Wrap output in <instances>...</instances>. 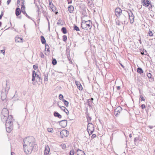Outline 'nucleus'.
<instances>
[{
  "label": "nucleus",
  "instance_id": "29",
  "mask_svg": "<svg viewBox=\"0 0 155 155\" xmlns=\"http://www.w3.org/2000/svg\"><path fill=\"white\" fill-rule=\"evenodd\" d=\"M122 20L121 21V22L122 24L125 23V20L126 19V17L124 15H123L122 17Z\"/></svg>",
  "mask_w": 155,
  "mask_h": 155
},
{
  "label": "nucleus",
  "instance_id": "10",
  "mask_svg": "<svg viewBox=\"0 0 155 155\" xmlns=\"http://www.w3.org/2000/svg\"><path fill=\"white\" fill-rule=\"evenodd\" d=\"M50 149L48 146L45 147V150L44 154L45 155H47L49 153Z\"/></svg>",
  "mask_w": 155,
  "mask_h": 155
},
{
  "label": "nucleus",
  "instance_id": "20",
  "mask_svg": "<svg viewBox=\"0 0 155 155\" xmlns=\"http://www.w3.org/2000/svg\"><path fill=\"white\" fill-rule=\"evenodd\" d=\"M122 108L120 107H118L117 108L115 109V111L117 112L120 113V111H121Z\"/></svg>",
  "mask_w": 155,
  "mask_h": 155
},
{
  "label": "nucleus",
  "instance_id": "40",
  "mask_svg": "<svg viewBox=\"0 0 155 155\" xmlns=\"http://www.w3.org/2000/svg\"><path fill=\"white\" fill-rule=\"evenodd\" d=\"M40 55L41 58H44V55L42 52H41L40 54Z\"/></svg>",
  "mask_w": 155,
  "mask_h": 155
},
{
  "label": "nucleus",
  "instance_id": "6",
  "mask_svg": "<svg viewBox=\"0 0 155 155\" xmlns=\"http://www.w3.org/2000/svg\"><path fill=\"white\" fill-rule=\"evenodd\" d=\"M152 5L150 0H146V9L148 8L149 11L152 10Z\"/></svg>",
  "mask_w": 155,
  "mask_h": 155
},
{
  "label": "nucleus",
  "instance_id": "2",
  "mask_svg": "<svg viewBox=\"0 0 155 155\" xmlns=\"http://www.w3.org/2000/svg\"><path fill=\"white\" fill-rule=\"evenodd\" d=\"M23 144L25 153L27 154L31 153L35 144V139L32 136L26 137L24 139Z\"/></svg>",
  "mask_w": 155,
  "mask_h": 155
},
{
  "label": "nucleus",
  "instance_id": "49",
  "mask_svg": "<svg viewBox=\"0 0 155 155\" xmlns=\"http://www.w3.org/2000/svg\"><path fill=\"white\" fill-rule=\"evenodd\" d=\"M67 115H68L69 114V111L68 109H66V110L64 111Z\"/></svg>",
  "mask_w": 155,
  "mask_h": 155
},
{
  "label": "nucleus",
  "instance_id": "9",
  "mask_svg": "<svg viewBox=\"0 0 155 155\" xmlns=\"http://www.w3.org/2000/svg\"><path fill=\"white\" fill-rule=\"evenodd\" d=\"M67 121L65 120H63L60 122V124L62 127H64L67 125Z\"/></svg>",
  "mask_w": 155,
  "mask_h": 155
},
{
  "label": "nucleus",
  "instance_id": "37",
  "mask_svg": "<svg viewBox=\"0 0 155 155\" xmlns=\"http://www.w3.org/2000/svg\"><path fill=\"white\" fill-rule=\"evenodd\" d=\"M153 35V33L152 32V31H150L148 33V35H149V36H152Z\"/></svg>",
  "mask_w": 155,
  "mask_h": 155
},
{
  "label": "nucleus",
  "instance_id": "55",
  "mask_svg": "<svg viewBox=\"0 0 155 155\" xmlns=\"http://www.w3.org/2000/svg\"><path fill=\"white\" fill-rule=\"evenodd\" d=\"M21 3L22 5H24L25 4L24 2H21Z\"/></svg>",
  "mask_w": 155,
  "mask_h": 155
},
{
  "label": "nucleus",
  "instance_id": "45",
  "mask_svg": "<svg viewBox=\"0 0 155 155\" xmlns=\"http://www.w3.org/2000/svg\"><path fill=\"white\" fill-rule=\"evenodd\" d=\"M87 119L88 121H90L91 120V118L89 116H88L87 117Z\"/></svg>",
  "mask_w": 155,
  "mask_h": 155
},
{
  "label": "nucleus",
  "instance_id": "33",
  "mask_svg": "<svg viewBox=\"0 0 155 155\" xmlns=\"http://www.w3.org/2000/svg\"><path fill=\"white\" fill-rule=\"evenodd\" d=\"M74 149L71 150L69 152V155H74Z\"/></svg>",
  "mask_w": 155,
  "mask_h": 155
},
{
  "label": "nucleus",
  "instance_id": "44",
  "mask_svg": "<svg viewBox=\"0 0 155 155\" xmlns=\"http://www.w3.org/2000/svg\"><path fill=\"white\" fill-rule=\"evenodd\" d=\"M142 2L143 5L145 6V0H142Z\"/></svg>",
  "mask_w": 155,
  "mask_h": 155
},
{
  "label": "nucleus",
  "instance_id": "28",
  "mask_svg": "<svg viewBox=\"0 0 155 155\" xmlns=\"http://www.w3.org/2000/svg\"><path fill=\"white\" fill-rule=\"evenodd\" d=\"M60 146L63 149H65L66 148V146L65 144L64 143L61 144Z\"/></svg>",
  "mask_w": 155,
  "mask_h": 155
},
{
  "label": "nucleus",
  "instance_id": "54",
  "mask_svg": "<svg viewBox=\"0 0 155 155\" xmlns=\"http://www.w3.org/2000/svg\"><path fill=\"white\" fill-rule=\"evenodd\" d=\"M120 89V86H118L117 87V90H119Z\"/></svg>",
  "mask_w": 155,
  "mask_h": 155
},
{
  "label": "nucleus",
  "instance_id": "19",
  "mask_svg": "<svg viewBox=\"0 0 155 155\" xmlns=\"http://www.w3.org/2000/svg\"><path fill=\"white\" fill-rule=\"evenodd\" d=\"M44 80L45 81H48V74L47 73L45 74H44Z\"/></svg>",
  "mask_w": 155,
  "mask_h": 155
},
{
  "label": "nucleus",
  "instance_id": "60",
  "mask_svg": "<svg viewBox=\"0 0 155 155\" xmlns=\"http://www.w3.org/2000/svg\"><path fill=\"white\" fill-rule=\"evenodd\" d=\"M91 100L93 101V100L94 99L93 98H91Z\"/></svg>",
  "mask_w": 155,
  "mask_h": 155
},
{
  "label": "nucleus",
  "instance_id": "47",
  "mask_svg": "<svg viewBox=\"0 0 155 155\" xmlns=\"http://www.w3.org/2000/svg\"><path fill=\"white\" fill-rule=\"evenodd\" d=\"M4 15L3 12H2L0 15V19H1Z\"/></svg>",
  "mask_w": 155,
  "mask_h": 155
},
{
  "label": "nucleus",
  "instance_id": "48",
  "mask_svg": "<svg viewBox=\"0 0 155 155\" xmlns=\"http://www.w3.org/2000/svg\"><path fill=\"white\" fill-rule=\"evenodd\" d=\"M96 137V135L95 134H93L92 135V136L91 137L92 138H94Z\"/></svg>",
  "mask_w": 155,
  "mask_h": 155
},
{
  "label": "nucleus",
  "instance_id": "11",
  "mask_svg": "<svg viewBox=\"0 0 155 155\" xmlns=\"http://www.w3.org/2000/svg\"><path fill=\"white\" fill-rule=\"evenodd\" d=\"M77 155H85L84 152L80 149H78L77 151Z\"/></svg>",
  "mask_w": 155,
  "mask_h": 155
},
{
  "label": "nucleus",
  "instance_id": "1",
  "mask_svg": "<svg viewBox=\"0 0 155 155\" xmlns=\"http://www.w3.org/2000/svg\"><path fill=\"white\" fill-rule=\"evenodd\" d=\"M8 111L7 109L4 108L2 110L1 115L2 120L5 122V127L6 131L10 133L13 129V119L11 115L8 116Z\"/></svg>",
  "mask_w": 155,
  "mask_h": 155
},
{
  "label": "nucleus",
  "instance_id": "50",
  "mask_svg": "<svg viewBox=\"0 0 155 155\" xmlns=\"http://www.w3.org/2000/svg\"><path fill=\"white\" fill-rule=\"evenodd\" d=\"M11 0H8L7 1V4L8 5L11 2Z\"/></svg>",
  "mask_w": 155,
  "mask_h": 155
},
{
  "label": "nucleus",
  "instance_id": "14",
  "mask_svg": "<svg viewBox=\"0 0 155 155\" xmlns=\"http://www.w3.org/2000/svg\"><path fill=\"white\" fill-rule=\"evenodd\" d=\"M75 83L76 85L77 86L78 89L80 90H81L82 89V87L80 83L76 81Z\"/></svg>",
  "mask_w": 155,
  "mask_h": 155
},
{
  "label": "nucleus",
  "instance_id": "25",
  "mask_svg": "<svg viewBox=\"0 0 155 155\" xmlns=\"http://www.w3.org/2000/svg\"><path fill=\"white\" fill-rule=\"evenodd\" d=\"M22 12L23 14L25 15L28 18L32 19L26 13L25 11H22Z\"/></svg>",
  "mask_w": 155,
  "mask_h": 155
},
{
  "label": "nucleus",
  "instance_id": "34",
  "mask_svg": "<svg viewBox=\"0 0 155 155\" xmlns=\"http://www.w3.org/2000/svg\"><path fill=\"white\" fill-rule=\"evenodd\" d=\"M47 49V50L49 52L50 51V50H49V46L47 45L46 44L45 45V50H46V49Z\"/></svg>",
  "mask_w": 155,
  "mask_h": 155
},
{
  "label": "nucleus",
  "instance_id": "46",
  "mask_svg": "<svg viewBox=\"0 0 155 155\" xmlns=\"http://www.w3.org/2000/svg\"><path fill=\"white\" fill-rule=\"evenodd\" d=\"M141 107L142 109H143L145 107V105L144 104H142L141 105Z\"/></svg>",
  "mask_w": 155,
  "mask_h": 155
},
{
  "label": "nucleus",
  "instance_id": "22",
  "mask_svg": "<svg viewBox=\"0 0 155 155\" xmlns=\"http://www.w3.org/2000/svg\"><path fill=\"white\" fill-rule=\"evenodd\" d=\"M61 31L64 34H66L67 33V30L66 28L65 27H63L61 28Z\"/></svg>",
  "mask_w": 155,
  "mask_h": 155
},
{
  "label": "nucleus",
  "instance_id": "30",
  "mask_svg": "<svg viewBox=\"0 0 155 155\" xmlns=\"http://www.w3.org/2000/svg\"><path fill=\"white\" fill-rule=\"evenodd\" d=\"M127 13L129 15V17L134 16L133 13L130 10L129 11L127 12Z\"/></svg>",
  "mask_w": 155,
  "mask_h": 155
},
{
  "label": "nucleus",
  "instance_id": "51",
  "mask_svg": "<svg viewBox=\"0 0 155 155\" xmlns=\"http://www.w3.org/2000/svg\"><path fill=\"white\" fill-rule=\"evenodd\" d=\"M46 19H47V20H48V27H49V25H50V23H49V20L48 18V17H46Z\"/></svg>",
  "mask_w": 155,
  "mask_h": 155
},
{
  "label": "nucleus",
  "instance_id": "61",
  "mask_svg": "<svg viewBox=\"0 0 155 155\" xmlns=\"http://www.w3.org/2000/svg\"><path fill=\"white\" fill-rule=\"evenodd\" d=\"M141 53L142 54H144V52H141Z\"/></svg>",
  "mask_w": 155,
  "mask_h": 155
},
{
  "label": "nucleus",
  "instance_id": "23",
  "mask_svg": "<svg viewBox=\"0 0 155 155\" xmlns=\"http://www.w3.org/2000/svg\"><path fill=\"white\" fill-rule=\"evenodd\" d=\"M62 101L64 102L65 105L66 107H68V102L67 101L64 99H63Z\"/></svg>",
  "mask_w": 155,
  "mask_h": 155
},
{
  "label": "nucleus",
  "instance_id": "42",
  "mask_svg": "<svg viewBox=\"0 0 155 155\" xmlns=\"http://www.w3.org/2000/svg\"><path fill=\"white\" fill-rule=\"evenodd\" d=\"M1 53H2L4 55H5V51L4 50H2L0 51Z\"/></svg>",
  "mask_w": 155,
  "mask_h": 155
},
{
  "label": "nucleus",
  "instance_id": "13",
  "mask_svg": "<svg viewBox=\"0 0 155 155\" xmlns=\"http://www.w3.org/2000/svg\"><path fill=\"white\" fill-rule=\"evenodd\" d=\"M21 12V10L20 8H16L15 10V14L16 16H18L19 15Z\"/></svg>",
  "mask_w": 155,
  "mask_h": 155
},
{
  "label": "nucleus",
  "instance_id": "18",
  "mask_svg": "<svg viewBox=\"0 0 155 155\" xmlns=\"http://www.w3.org/2000/svg\"><path fill=\"white\" fill-rule=\"evenodd\" d=\"M41 43L43 44H45L46 43V40L43 36H41Z\"/></svg>",
  "mask_w": 155,
  "mask_h": 155
},
{
  "label": "nucleus",
  "instance_id": "58",
  "mask_svg": "<svg viewBox=\"0 0 155 155\" xmlns=\"http://www.w3.org/2000/svg\"><path fill=\"white\" fill-rule=\"evenodd\" d=\"M20 1L21 2H25L24 0H21Z\"/></svg>",
  "mask_w": 155,
  "mask_h": 155
},
{
  "label": "nucleus",
  "instance_id": "4",
  "mask_svg": "<svg viewBox=\"0 0 155 155\" xmlns=\"http://www.w3.org/2000/svg\"><path fill=\"white\" fill-rule=\"evenodd\" d=\"M94 127L92 123H88L87 127V131L89 135H91L93 132Z\"/></svg>",
  "mask_w": 155,
  "mask_h": 155
},
{
  "label": "nucleus",
  "instance_id": "56",
  "mask_svg": "<svg viewBox=\"0 0 155 155\" xmlns=\"http://www.w3.org/2000/svg\"><path fill=\"white\" fill-rule=\"evenodd\" d=\"M38 14L39 13V10H40V9H39V8H38Z\"/></svg>",
  "mask_w": 155,
  "mask_h": 155
},
{
  "label": "nucleus",
  "instance_id": "63",
  "mask_svg": "<svg viewBox=\"0 0 155 155\" xmlns=\"http://www.w3.org/2000/svg\"><path fill=\"white\" fill-rule=\"evenodd\" d=\"M52 10L53 11V7H52V8H51Z\"/></svg>",
  "mask_w": 155,
  "mask_h": 155
},
{
  "label": "nucleus",
  "instance_id": "26",
  "mask_svg": "<svg viewBox=\"0 0 155 155\" xmlns=\"http://www.w3.org/2000/svg\"><path fill=\"white\" fill-rule=\"evenodd\" d=\"M47 131L49 133H53L54 131L52 128H48L47 129Z\"/></svg>",
  "mask_w": 155,
  "mask_h": 155
},
{
  "label": "nucleus",
  "instance_id": "39",
  "mask_svg": "<svg viewBox=\"0 0 155 155\" xmlns=\"http://www.w3.org/2000/svg\"><path fill=\"white\" fill-rule=\"evenodd\" d=\"M38 68V64H35L33 66V68L35 70H36Z\"/></svg>",
  "mask_w": 155,
  "mask_h": 155
},
{
  "label": "nucleus",
  "instance_id": "16",
  "mask_svg": "<svg viewBox=\"0 0 155 155\" xmlns=\"http://www.w3.org/2000/svg\"><path fill=\"white\" fill-rule=\"evenodd\" d=\"M22 38L18 37H16L15 38V41L17 42H21L22 41Z\"/></svg>",
  "mask_w": 155,
  "mask_h": 155
},
{
  "label": "nucleus",
  "instance_id": "5",
  "mask_svg": "<svg viewBox=\"0 0 155 155\" xmlns=\"http://www.w3.org/2000/svg\"><path fill=\"white\" fill-rule=\"evenodd\" d=\"M69 134V132L66 130H62L60 132L61 137L62 138H63L64 137H67Z\"/></svg>",
  "mask_w": 155,
  "mask_h": 155
},
{
  "label": "nucleus",
  "instance_id": "38",
  "mask_svg": "<svg viewBox=\"0 0 155 155\" xmlns=\"http://www.w3.org/2000/svg\"><path fill=\"white\" fill-rule=\"evenodd\" d=\"M140 100L141 101H145V99L141 95L140 96Z\"/></svg>",
  "mask_w": 155,
  "mask_h": 155
},
{
  "label": "nucleus",
  "instance_id": "62",
  "mask_svg": "<svg viewBox=\"0 0 155 155\" xmlns=\"http://www.w3.org/2000/svg\"><path fill=\"white\" fill-rule=\"evenodd\" d=\"M121 66L123 68H124V66L122 64H121Z\"/></svg>",
  "mask_w": 155,
  "mask_h": 155
},
{
  "label": "nucleus",
  "instance_id": "21",
  "mask_svg": "<svg viewBox=\"0 0 155 155\" xmlns=\"http://www.w3.org/2000/svg\"><path fill=\"white\" fill-rule=\"evenodd\" d=\"M129 19H130V22L131 23H133L134 22V16H130V17H129Z\"/></svg>",
  "mask_w": 155,
  "mask_h": 155
},
{
  "label": "nucleus",
  "instance_id": "17",
  "mask_svg": "<svg viewBox=\"0 0 155 155\" xmlns=\"http://www.w3.org/2000/svg\"><path fill=\"white\" fill-rule=\"evenodd\" d=\"M54 115L55 117H58L59 118H61L62 117V116L59 113L57 112L54 113Z\"/></svg>",
  "mask_w": 155,
  "mask_h": 155
},
{
  "label": "nucleus",
  "instance_id": "57",
  "mask_svg": "<svg viewBox=\"0 0 155 155\" xmlns=\"http://www.w3.org/2000/svg\"><path fill=\"white\" fill-rule=\"evenodd\" d=\"M148 127H149L150 129H152L153 128L152 126H148Z\"/></svg>",
  "mask_w": 155,
  "mask_h": 155
},
{
  "label": "nucleus",
  "instance_id": "35",
  "mask_svg": "<svg viewBox=\"0 0 155 155\" xmlns=\"http://www.w3.org/2000/svg\"><path fill=\"white\" fill-rule=\"evenodd\" d=\"M59 99L60 100H63V95L61 94H60L59 95Z\"/></svg>",
  "mask_w": 155,
  "mask_h": 155
},
{
  "label": "nucleus",
  "instance_id": "27",
  "mask_svg": "<svg viewBox=\"0 0 155 155\" xmlns=\"http://www.w3.org/2000/svg\"><path fill=\"white\" fill-rule=\"evenodd\" d=\"M137 72L140 73L141 74L143 73V71L141 68H139L137 69Z\"/></svg>",
  "mask_w": 155,
  "mask_h": 155
},
{
  "label": "nucleus",
  "instance_id": "15",
  "mask_svg": "<svg viewBox=\"0 0 155 155\" xmlns=\"http://www.w3.org/2000/svg\"><path fill=\"white\" fill-rule=\"evenodd\" d=\"M68 10L70 13H72L74 10V7L72 5H70L68 7Z\"/></svg>",
  "mask_w": 155,
  "mask_h": 155
},
{
  "label": "nucleus",
  "instance_id": "8",
  "mask_svg": "<svg viewBox=\"0 0 155 155\" xmlns=\"http://www.w3.org/2000/svg\"><path fill=\"white\" fill-rule=\"evenodd\" d=\"M122 13V10L119 8H117L115 10V15L117 17H119Z\"/></svg>",
  "mask_w": 155,
  "mask_h": 155
},
{
  "label": "nucleus",
  "instance_id": "64",
  "mask_svg": "<svg viewBox=\"0 0 155 155\" xmlns=\"http://www.w3.org/2000/svg\"><path fill=\"white\" fill-rule=\"evenodd\" d=\"M90 129H91V127H90V128H89Z\"/></svg>",
  "mask_w": 155,
  "mask_h": 155
},
{
  "label": "nucleus",
  "instance_id": "31",
  "mask_svg": "<svg viewBox=\"0 0 155 155\" xmlns=\"http://www.w3.org/2000/svg\"><path fill=\"white\" fill-rule=\"evenodd\" d=\"M59 107L62 110H63L64 112L67 109L64 106H59Z\"/></svg>",
  "mask_w": 155,
  "mask_h": 155
},
{
  "label": "nucleus",
  "instance_id": "3",
  "mask_svg": "<svg viewBox=\"0 0 155 155\" xmlns=\"http://www.w3.org/2000/svg\"><path fill=\"white\" fill-rule=\"evenodd\" d=\"M92 23L90 20L87 21H82L81 24L82 28L87 30H90L91 28Z\"/></svg>",
  "mask_w": 155,
  "mask_h": 155
},
{
  "label": "nucleus",
  "instance_id": "36",
  "mask_svg": "<svg viewBox=\"0 0 155 155\" xmlns=\"http://www.w3.org/2000/svg\"><path fill=\"white\" fill-rule=\"evenodd\" d=\"M67 39V36L65 35H63V41H66Z\"/></svg>",
  "mask_w": 155,
  "mask_h": 155
},
{
  "label": "nucleus",
  "instance_id": "7",
  "mask_svg": "<svg viewBox=\"0 0 155 155\" xmlns=\"http://www.w3.org/2000/svg\"><path fill=\"white\" fill-rule=\"evenodd\" d=\"M32 81H34L38 78L39 79H41V77H39V75L36 74V72L35 71H32Z\"/></svg>",
  "mask_w": 155,
  "mask_h": 155
},
{
  "label": "nucleus",
  "instance_id": "24",
  "mask_svg": "<svg viewBox=\"0 0 155 155\" xmlns=\"http://www.w3.org/2000/svg\"><path fill=\"white\" fill-rule=\"evenodd\" d=\"M74 30H76V31H80L79 28L75 25H74Z\"/></svg>",
  "mask_w": 155,
  "mask_h": 155
},
{
  "label": "nucleus",
  "instance_id": "12",
  "mask_svg": "<svg viewBox=\"0 0 155 155\" xmlns=\"http://www.w3.org/2000/svg\"><path fill=\"white\" fill-rule=\"evenodd\" d=\"M147 76L149 79V81H150L151 82H153L154 81L153 78H152V75L151 73H149L147 74Z\"/></svg>",
  "mask_w": 155,
  "mask_h": 155
},
{
  "label": "nucleus",
  "instance_id": "43",
  "mask_svg": "<svg viewBox=\"0 0 155 155\" xmlns=\"http://www.w3.org/2000/svg\"><path fill=\"white\" fill-rule=\"evenodd\" d=\"M21 9L23 11H25V6L24 5H21Z\"/></svg>",
  "mask_w": 155,
  "mask_h": 155
},
{
  "label": "nucleus",
  "instance_id": "41",
  "mask_svg": "<svg viewBox=\"0 0 155 155\" xmlns=\"http://www.w3.org/2000/svg\"><path fill=\"white\" fill-rule=\"evenodd\" d=\"M116 24L118 26H120V21L118 20H116Z\"/></svg>",
  "mask_w": 155,
  "mask_h": 155
},
{
  "label": "nucleus",
  "instance_id": "32",
  "mask_svg": "<svg viewBox=\"0 0 155 155\" xmlns=\"http://www.w3.org/2000/svg\"><path fill=\"white\" fill-rule=\"evenodd\" d=\"M57 63L56 60L55 59H54L52 61V64L53 65H55Z\"/></svg>",
  "mask_w": 155,
  "mask_h": 155
},
{
  "label": "nucleus",
  "instance_id": "52",
  "mask_svg": "<svg viewBox=\"0 0 155 155\" xmlns=\"http://www.w3.org/2000/svg\"><path fill=\"white\" fill-rule=\"evenodd\" d=\"M68 1V3L71 4L72 3V1L71 0H67Z\"/></svg>",
  "mask_w": 155,
  "mask_h": 155
},
{
  "label": "nucleus",
  "instance_id": "59",
  "mask_svg": "<svg viewBox=\"0 0 155 155\" xmlns=\"http://www.w3.org/2000/svg\"><path fill=\"white\" fill-rule=\"evenodd\" d=\"M129 137H132V136H131V134H130V135H129Z\"/></svg>",
  "mask_w": 155,
  "mask_h": 155
},
{
  "label": "nucleus",
  "instance_id": "53",
  "mask_svg": "<svg viewBox=\"0 0 155 155\" xmlns=\"http://www.w3.org/2000/svg\"><path fill=\"white\" fill-rule=\"evenodd\" d=\"M60 19H59V20H58V22H57V24H58V25H60V24H61V23H60L61 22H60Z\"/></svg>",
  "mask_w": 155,
  "mask_h": 155
}]
</instances>
